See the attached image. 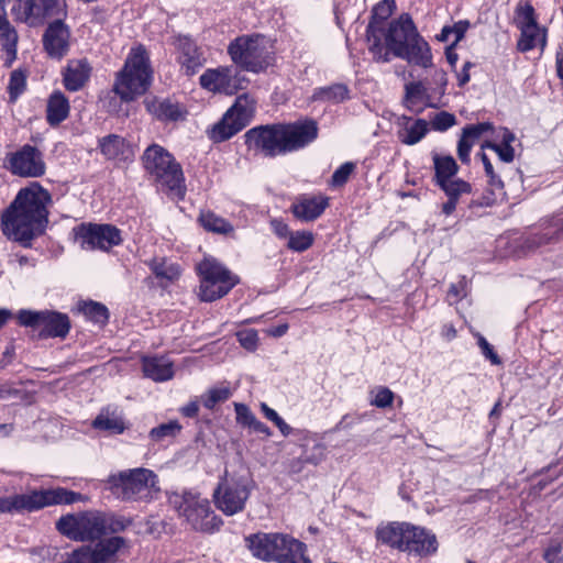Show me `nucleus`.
Returning <instances> with one entry per match:
<instances>
[{"label": "nucleus", "mask_w": 563, "mask_h": 563, "mask_svg": "<svg viewBox=\"0 0 563 563\" xmlns=\"http://www.w3.org/2000/svg\"><path fill=\"white\" fill-rule=\"evenodd\" d=\"M51 201L48 191L38 185L21 189L1 217L3 234L30 246L31 241L42 235L47 227Z\"/></svg>", "instance_id": "obj_1"}, {"label": "nucleus", "mask_w": 563, "mask_h": 563, "mask_svg": "<svg viewBox=\"0 0 563 563\" xmlns=\"http://www.w3.org/2000/svg\"><path fill=\"white\" fill-rule=\"evenodd\" d=\"M244 136L250 150L275 157L312 143L318 136V125L313 120L260 125L249 130Z\"/></svg>", "instance_id": "obj_2"}, {"label": "nucleus", "mask_w": 563, "mask_h": 563, "mask_svg": "<svg viewBox=\"0 0 563 563\" xmlns=\"http://www.w3.org/2000/svg\"><path fill=\"white\" fill-rule=\"evenodd\" d=\"M140 159L145 175L158 190L173 194L180 199L185 197L183 167L164 146L156 143L148 145Z\"/></svg>", "instance_id": "obj_3"}, {"label": "nucleus", "mask_w": 563, "mask_h": 563, "mask_svg": "<svg viewBox=\"0 0 563 563\" xmlns=\"http://www.w3.org/2000/svg\"><path fill=\"white\" fill-rule=\"evenodd\" d=\"M153 81L150 55L143 45L132 47L123 68L117 74L113 91L123 101H133L144 95Z\"/></svg>", "instance_id": "obj_4"}, {"label": "nucleus", "mask_w": 563, "mask_h": 563, "mask_svg": "<svg viewBox=\"0 0 563 563\" xmlns=\"http://www.w3.org/2000/svg\"><path fill=\"white\" fill-rule=\"evenodd\" d=\"M252 554L263 561L277 563H311L306 545L285 533L258 532L245 538Z\"/></svg>", "instance_id": "obj_5"}, {"label": "nucleus", "mask_w": 563, "mask_h": 563, "mask_svg": "<svg viewBox=\"0 0 563 563\" xmlns=\"http://www.w3.org/2000/svg\"><path fill=\"white\" fill-rule=\"evenodd\" d=\"M56 529L75 541L98 540L108 532L124 529L122 521L101 511H84L66 515L58 519Z\"/></svg>", "instance_id": "obj_6"}, {"label": "nucleus", "mask_w": 563, "mask_h": 563, "mask_svg": "<svg viewBox=\"0 0 563 563\" xmlns=\"http://www.w3.org/2000/svg\"><path fill=\"white\" fill-rule=\"evenodd\" d=\"M157 475L148 468L136 467L111 474L109 490L124 501H150L159 492Z\"/></svg>", "instance_id": "obj_7"}, {"label": "nucleus", "mask_w": 563, "mask_h": 563, "mask_svg": "<svg viewBox=\"0 0 563 563\" xmlns=\"http://www.w3.org/2000/svg\"><path fill=\"white\" fill-rule=\"evenodd\" d=\"M417 27L408 13L390 21L384 33H377L367 40L373 58L379 63H388L393 57L401 55V51L418 35Z\"/></svg>", "instance_id": "obj_8"}, {"label": "nucleus", "mask_w": 563, "mask_h": 563, "mask_svg": "<svg viewBox=\"0 0 563 563\" xmlns=\"http://www.w3.org/2000/svg\"><path fill=\"white\" fill-rule=\"evenodd\" d=\"M88 497L64 487L32 490L26 494H16L0 497V514L4 512H34L55 505H71L86 503Z\"/></svg>", "instance_id": "obj_9"}, {"label": "nucleus", "mask_w": 563, "mask_h": 563, "mask_svg": "<svg viewBox=\"0 0 563 563\" xmlns=\"http://www.w3.org/2000/svg\"><path fill=\"white\" fill-rule=\"evenodd\" d=\"M169 505L184 518L192 529L202 532L218 530L222 520L213 512L207 498L192 492L173 493L168 496Z\"/></svg>", "instance_id": "obj_10"}, {"label": "nucleus", "mask_w": 563, "mask_h": 563, "mask_svg": "<svg viewBox=\"0 0 563 563\" xmlns=\"http://www.w3.org/2000/svg\"><path fill=\"white\" fill-rule=\"evenodd\" d=\"M228 53L235 65L252 73L265 71L274 60L269 41L260 34L235 38Z\"/></svg>", "instance_id": "obj_11"}, {"label": "nucleus", "mask_w": 563, "mask_h": 563, "mask_svg": "<svg viewBox=\"0 0 563 563\" xmlns=\"http://www.w3.org/2000/svg\"><path fill=\"white\" fill-rule=\"evenodd\" d=\"M197 273L200 278L198 296L206 302L224 297L240 282L235 274L213 257H205L197 265Z\"/></svg>", "instance_id": "obj_12"}, {"label": "nucleus", "mask_w": 563, "mask_h": 563, "mask_svg": "<svg viewBox=\"0 0 563 563\" xmlns=\"http://www.w3.org/2000/svg\"><path fill=\"white\" fill-rule=\"evenodd\" d=\"M254 488V482L247 476L222 477L213 492L216 507L227 516L244 510L245 504Z\"/></svg>", "instance_id": "obj_13"}, {"label": "nucleus", "mask_w": 563, "mask_h": 563, "mask_svg": "<svg viewBox=\"0 0 563 563\" xmlns=\"http://www.w3.org/2000/svg\"><path fill=\"white\" fill-rule=\"evenodd\" d=\"M254 113L255 101L247 95L239 96L222 120L213 125L210 137L214 142L229 140L251 122Z\"/></svg>", "instance_id": "obj_14"}, {"label": "nucleus", "mask_w": 563, "mask_h": 563, "mask_svg": "<svg viewBox=\"0 0 563 563\" xmlns=\"http://www.w3.org/2000/svg\"><path fill=\"white\" fill-rule=\"evenodd\" d=\"M18 319L22 325L37 330L40 339H64L70 329L68 316L56 311L20 310Z\"/></svg>", "instance_id": "obj_15"}, {"label": "nucleus", "mask_w": 563, "mask_h": 563, "mask_svg": "<svg viewBox=\"0 0 563 563\" xmlns=\"http://www.w3.org/2000/svg\"><path fill=\"white\" fill-rule=\"evenodd\" d=\"M515 22L520 30V38L517 48L529 52L533 48H544L547 44V31L537 22L534 8L528 1H521L516 8Z\"/></svg>", "instance_id": "obj_16"}, {"label": "nucleus", "mask_w": 563, "mask_h": 563, "mask_svg": "<svg viewBox=\"0 0 563 563\" xmlns=\"http://www.w3.org/2000/svg\"><path fill=\"white\" fill-rule=\"evenodd\" d=\"M75 240L86 251H109L122 243L121 231L112 224L82 223L74 229Z\"/></svg>", "instance_id": "obj_17"}, {"label": "nucleus", "mask_w": 563, "mask_h": 563, "mask_svg": "<svg viewBox=\"0 0 563 563\" xmlns=\"http://www.w3.org/2000/svg\"><path fill=\"white\" fill-rule=\"evenodd\" d=\"M12 12L16 20L30 25L47 18L60 20L67 14L65 0H14Z\"/></svg>", "instance_id": "obj_18"}, {"label": "nucleus", "mask_w": 563, "mask_h": 563, "mask_svg": "<svg viewBox=\"0 0 563 563\" xmlns=\"http://www.w3.org/2000/svg\"><path fill=\"white\" fill-rule=\"evenodd\" d=\"M245 78L229 66L207 69L199 78L201 87L211 92L234 95L245 88Z\"/></svg>", "instance_id": "obj_19"}, {"label": "nucleus", "mask_w": 563, "mask_h": 563, "mask_svg": "<svg viewBox=\"0 0 563 563\" xmlns=\"http://www.w3.org/2000/svg\"><path fill=\"white\" fill-rule=\"evenodd\" d=\"M13 174L23 177H38L45 173V164L41 152L31 145H24L13 153L9 159Z\"/></svg>", "instance_id": "obj_20"}, {"label": "nucleus", "mask_w": 563, "mask_h": 563, "mask_svg": "<svg viewBox=\"0 0 563 563\" xmlns=\"http://www.w3.org/2000/svg\"><path fill=\"white\" fill-rule=\"evenodd\" d=\"M98 147L104 158L117 166L128 165L135 157L133 144L118 134H109L99 139Z\"/></svg>", "instance_id": "obj_21"}, {"label": "nucleus", "mask_w": 563, "mask_h": 563, "mask_svg": "<svg viewBox=\"0 0 563 563\" xmlns=\"http://www.w3.org/2000/svg\"><path fill=\"white\" fill-rule=\"evenodd\" d=\"M69 30L63 19L52 22L43 36V44L51 57L60 58L68 51Z\"/></svg>", "instance_id": "obj_22"}, {"label": "nucleus", "mask_w": 563, "mask_h": 563, "mask_svg": "<svg viewBox=\"0 0 563 563\" xmlns=\"http://www.w3.org/2000/svg\"><path fill=\"white\" fill-rule=\"evenodd\" d=\"M408 526L409 522L397 521L379 525L375 531L376 539L387 547L405 552L408 550Z\"/></svg>", "instance_id": "obj_23"}, {"label": "nucleus", "mask_w": 563, "mask_h": 563, "mask_svg": "<svg viewBox=\"0 0 563 563\" xmlns=\"http://www.w3.org/2000/svg\"><path fill=\"white\" fill-rule=\"evenodd\" d=\"M144 104L146 110L159 121H178L184 120L187 115V110L183 104L168 98H146Z\"/></svg>", "instance_id": "obj_24"}, {"label": "nucleus", "mask_w": 563, "mask_h": 563, "mask_svg": "<svg viewBox=\"0 0 563 563\" xmlns=\"http://www.w3.org/2000/svg\"><path fill=\"white\" fill-rule=\"evenodd\" d=\"M396 57L405 59L408 64L422 68H430L433 65V57L429 43L420 35L412 41Z\"/></svg>", "instance_id": "obj_25"}, {"label": "nucleus", "mask_w": 563, "mask_h": 563, "mask_svg": "<svg viewBox=\"0 0 563 563\" xmlns=\"http://www.w3.org/2000/svg\"><path fill=\"white\" fill-rule=\"evenodd\" d=\"M439 188L444 192L446 200L441 205V213L450 217L456 210L457 206L464 201V198L472 194V185L464 179H456L444 183Z\"/></svg>", "instance_id": "obj_26"}, {"label": "nucleus", "mask_w": 563, "mask_h": 563, "mask_svg": "<svg viewBox=\"0 0 563 563\" xmlns=\"http://www.w3.org/2000/svg\"><path fill=\"white\" fill-rule=\"evenodd\" d=\"M176 47L180 52L179 62L188 76L196 74L205 64V58L195 44L188 36H177L175 42Z\"/></svg>", "instance_id": "obj_27"}, {"label": "nucleus", "mask_w": 563, "mask_h": 563, "mask_svg": "<svg viewBox=\"0 0 563 563\" xmlns=\"http://www.w3.org/2000/svg\"><path fill=\"white\" fill-rule=\"evenodd\" d=\"M407 533L408 552L420 555L431 554L437 551L438 542L433 533L426 528L409 523Z\"/></svg>", "instance_id": "obj_28"}, {"label": "nucleus", "mask_w": 563, "mask_h": 563, "mask_svg": "<svg viewBox=\"0 0 563 563\" xmlns=\"http://www.w3.org/2000/svg\"><path fill=\"white\" fill-rule=\"evenodd\" d=\"M327 207V197H301L292 203L291 211L298 220L310 222L319 218Z\"/></svg>", "instance_id": "obj_29"}, {"label": "nucleus", "mask_w": 563, "mask_h": 563, "mask_svg": "<svg viewBox=\"0 0 563 563\" xmlns=\"http://www.w3.org/2000/svg\"><path fill=\"white\" fill-rule=\"evenodd\" d=\"M398 124L400 126L397 132L398 140L406 145L419 143L429 132V123L424 119L413 120L402 115L399 118Z\"/></svg>", "instance_id": "obj_30"}, {"label": "nucleus", "mask_w": 563, "mask_h": 563, "mask_svg": "<svg viewBox=\"0 0 563 563\" xmlns=\"http://www.w3.org/2000/svg\"><path fill=\"white\" fill-rule=\"evenodd\" d=\"M142 368L144 376L154 382H166L174 376L173 362L165 356H144Z\"/></svg>", "instance_id": "obj_31"}, {"label": "nucleus", "mask_w": 563, "mask_h": 563, "mask_svg": "<svg viewBox=\"0 0 563 563\" xmlns=\"http://www.w3.org/2000/svg\"><path fill=\"white\" fill-rule=\"evenodd\" d=\"M91 67L86 59L70 60L64 73V84L67 90L78 91L88 81Z\"/></svg>", "instance_id": "obj_32"}, {"label": "nucleus", "mask_w": 563, "mask_h": 563, "mask_svg": "<svg viewBox=\"0 0 563 563\" xmlns=\"http://www.w3.org/2000/svg\"><path fill=\"white\" fill-rule=\"evenodd\" d=\"M421 102H424L427 107H437V104L432 102L431 96L427 93V88L421 81L407 84L405 86V107L411 112L420 113L422 108H419L418 104Z\"/></svg>", "instance_id": "obj_33"}, {"label": "nucleus", "mask_w": 563, "mask_h": 563, "mask_svg": "<svg viewBox=\"0 0 563 563\" xmlns=\"http://www.w3.org/2000/svg\"><path fill=\"white\" fill-rule=\"evenodd\" d=\"M432 159L434 165V181L438 187L442 186L444 183L459 179L456 177L459 166L451 155L434 153Z\"/></svg>", "instance_id": "obj_34"}, {"label": "nucleus", "mask_w": 563, "mask_h": 563, "mask_svg": "<svg viewBox=\"0 0 563 563\" xmlns=\"http://www.w3.org/2000/svg\"><path fill=\"white\" fill-rule=\"evenodd\" d=\"M396 8L394 0H383L376 4L372 11V18L366 29L367 40L377 35V33H384L385 21L393 14Z\"/></svg>", "instance_id": "obj_35"}, {"label": "nucleus", "mask_w": 563, "mask_h": 563, "mask_svg": "<svg viewBox=\"0 0 563 563\" xmlns=\"http://www.w3.org/2000/svg\"><path fill=\"white\" fill-rule=\"evenodd\" d=\"M92 427L111 434H121L125 430L122 416L117 410H110V408L100 411L93 420Z\"/></svg>", "instance_id": "obj_36"}, {"label": "nucleus", "mask_w": 563, "mask_h": 563, "mask_svg": "<svg viewBox=\"0 0 563 563\" xmlns=\"http://www.w3.org/2000/svg\"><path fill=\"white\" fill-rule=\"evenodd\" d=\"M69 113V103L66 97L56 91L52 93L47 101L46 120L51 125H58Z\"/></svg>", "instance_id": "obj_37"}, {"label": "nucleus", "mask_w": 563, "mask_h": 563, "mask_svg": "<svg viewBox=\"0 0 563 563\" xmlns=\"http://www.w3.org/2000/svg\"><path fill=\"white\" fill-rule=\"evenodd\" d=\"M302 441L313 442L311 450L307 448L306 443L301 444L306 462L314 466L321 464L327 459V445L321 441L317 433H312L310 431H302Z\"/></svg>", "instance_id": "obj_38"}, {"label": "nucleus", "mask_w": 563, "mask_h": 563, "mask_svg": "<svg viewBox=\"0 0 563 563\" xmlns=\"http://www.w3.org/2000/svg\"><path fill=\"white\" fill-rule=\"evenodd\" d=\"M498 137L500 143L486 142L483 147L493 150L500 161L505 163H511L515 158V150L511 143L515 141V135L511 131L506 128L500 129Z\"/></svg>", "instance_id": "obj_39"}, {"label": "nucleus", "mask_w": 563, "mask_h": 563, "mask_svg": "<svg viewBox=\"0 0 563 563\" xmlns=\"http://www.w3.org/2000/svg\"><path fill=\"white\" fill-rule=\"evenodd\" d=\"M562 231V219L555 220L549 227L544 228L541 232L529 235L525 240V246L528 250H533L545 245L556 240Z\"/></svg>", "instance_id": "obj_40"}, {"label": "nucleus", "mask_w": 563, "mask_h": 563, "mask_svg": "<svg viewBox=\"0 0 563 563\" xmlns=\"http://www.w3.org/2000/svg\"><path fill=\"white\" fill-rule=\"evenodd\" d=\"M18 34L14 27L5 18V11L0 12V44L7 52L10 59H14L16 55Z\"/></svg>", "instance_id": "obj_41"}, {"label": "nucleus", "mask_w": 563, "mask_h": 563, "mask_svg": "<svg viewBox=\"0 0 563 563\" xmlns=\"http://www.w3.org/2000/svg\"><path fill=\"white\" fill-rule=\"evenodd\" d=\"M150 268L162 284L172 283L180 276V268L177 264L167 262L165 258H154Z\"/></svg>", "instance_id": "obj_42"}, {"label": "nucleus", "mask_w": 563, "mask_h": 563, "mask_svg": "<svg viewBox=\"0 0 563 563\" xmlns=\"http://www.w3.org/2000/svg\"><path fill=\"white\" fill-rule=\"evenodd\" d=\"M199 222L205 230L217 234H231L234 231L233 225L224 218L216 214L212 211L201 212Z\"/></svg>", "instance_id": "obj_43"}, {"label": "nucleus", "mask_w": 563, "mask_h": 563, "mask_svg": "<svg viewBox=\"0 0 563 563\" xmlns=\"http://www.w3.org/2000/svg\"><path fill=\"white\" fill-rule=\"evenodd\" d=\"M232 396L229 384H220L207 389L200 396V402L206 409L212 410L218 404L227 401Z\"/></svg>", "instance_id": "obj_44"}, {"label": "nucleus", "mask_w": 563, "mask_h": 563, "mask_svg": "<svg viewBox=\"0 0 563 563\" xmlns=\"http://www.w3.org/2000/svg\"><path fill=\"white\" fill-rule=\"evenodd\" d=\"M312 98L313 100L339 103L350 98V91L345 85L335 84L317 89Z\"/></svg>", "instance_id": "obj_45"}, {"label": "nucleus", "mask_w": 563, "mask_h": 563, "mask_svg": "<svg viewBox=\"0 0 563 563\" xmlns=\"http://www.w3.org/2000/svg\"><path fill=\"white\" fill-rule=\"evenodd\" d=\"M79 311L82 312L88 320L98 324H104L109 319L108 308L97 301L82 302L79 306Z\"/></svg>", "instance_id": "obj_46"}, {"label": "nucleus", "mask_w": 563, "mask_h": 563, "mask_svg": "<svg viewBox=\"0 0 563 563\" xmlns=\"http://www.w3.org/2000/svg\"><path fill=\"white\" fill-rule=\"evenodd\" d=\"M314 236L310 231H296L292 232L287 241V247L294 252H305L313 244Z\"/></svg>", "instance_id": "obj_47"}, {"label": "nucleus", "mask_w": 563, "mask_h": 563, "mask_svg": "<svg viewBox=\"0 0 563 563\" xmlns=\"http://www.w3.org/2000/svg\"><path fill=\"white\" fill-rule=\"evenodd\" d=\"M180 430H181V426L179 424L178 421L174 420V421H169L167 423H162L156 428H153L150 431V438L153 441L158 442L166 438L176 437V434H178L180 432Z\"/></svg>", "instance_id": "obj_48"}, {"label": "nucleus", "mask_w": 563, "mask_h": 563, "mask_svg": "<svg viewBox=\"0 0 563 563\" xmlns=\"http://www.w3.org/2000/svg\"><path fill=\"white\" fill-rule=\"evenodd\" d=\"M26 75L22 70H13L10 76L8 90L14 101L25 89Z\"/></svg>", "instance_id": "obj_49"}, {"label": "nucleus", "mask_w": 563, "mask_h": 563, "mask_svg": "<svg viewBox=\"0 0 563 563\" xmlns=\"http://www.w3.org/2000/svg\"><path fill=\"white\" fill-rule=\"evenodd\" d=\"M456 118L454 114L441 111L434 114L431 119L430 124L434 131L444 132L455 125Z\"/></svg>", "instance_id": "obj_50"}, {"label": "nucleus", "mask_w": 563, "mask_h": 563, "mask_svg": "<svg viewBox=\"0 0 563 563\" xmlns=\"http://www.w3.org/2000/svg\"><path fill=\"white\" fill-rule=\"evenodd\" d=\"M493 124L489 122H482L477 124L466 125L463 129L462 136L474 143L478 140L484 133L492 131Z\"/></svg>", "instance_id": "obj_51"}, {"label": "nucleus", "mask_w": 563, "mask_h": 563, "mask_svg": "<svg viewBox=\"0 0 563 563\" xmlns=\"http://www.w3.org/2000/svg\"><path fill=\"white\" fill-rule=\"evenodd\" d=\"M373 394L374 397L371 400V405L377 408H387L393 405L395 395L389 388L378 387Z\"/></svg>", "instance_id": "obj_52"}, {"label": "nucleus", "mask_w": 563, "mask_h": 563, "mask_svg": "<svg viewBox=\"0 0 563 563\" xmlns=\"http://www.w3.org/2000/svg\"><path fill=\"white\" fill-rule=\"evenodd\" d=\"M355 169V164L346 162L342 164L332 175L331 185L334 187L343 186L350 178L351 174Z\"/></svg>", "instance_id": "obj_53"}, {"label": "nucleus", "mask_w": 563, "mask_h": 563, "mask_svg": "<svg viewBox=\"0 0 563 563\" xmlns=\"http://www.w3.org/2000/svg\"><path fill=\"white\" fill-rule=\"evenodd\" d=\"M238 341L247 351H254L257 347L258 335L254 329L241 330L236 333Z\"/></svg>", "instance_id": "obj_54"}, {"label": "nucleus", "mask_w": 563, "mask_h": 563, "mask_svg": "<svg viewBox=\"0 0 563 563\" xmlns=\"http://www.w3.org/2000/svg\"><path fill=\"white\" fill-rule=\"evenodd\" d=\"M467 295V280L462 277L457 283L450 286L448 291V301L450 303H457L462 298Z\"/></svg>", "instance_id": "obj_55"}, {"label": "nucleus", "mask_w": 563, "mask_h": 563, "mask_svg": "<svg viewBox=\"0 0 563 563\" xmlns=\"http://www.w3.org/2000/svg\"><path fill=\"white\" fill-rule=\"evenodd\" d=\"M234 410L236 415V422L243 427H250L256 419L255 415L244 404L235 402Z\"/></svg>", "instance_id": "obj_56"}, {"label": "nucleus", "mask_w": 563, "mask_h": 563, "mask_svg": "<svg viewBox=\"0 0 563 563\" xmlns=\"http://www.w3.org/2000/svg\"><path fill=\"white\" fill-rule=\"evenodd\" d=\"M477 344L482 351V354L490 361L493 365H500L501 360L498 354L495 352L494 347L488 343V341L481 334L477 335Z\"/></svg>", "instance_id": "obj_57"}, {"label": "nucleus", "mask_w": 563, "mask_h": 563, "mask_svg": "<svg viewBox=\"0 0 563 563\" xmlns=\"http://www.w3.org/2000/svg\"><path fill=\"white\" fill-rule=\"evenodd\" d=\"M561 552H562V544L554 543V544H551L544 551L543 558L548 563H563V555H561Z\"/></svg>", "instance_id": "obj_58"}, {"label": "nucleus", "mask_w": 563, "mask_h": 563, "mask_svg": "<svg viewBox=\"0 0 563 563\" xmlns=\"http://www.w3.org/2000/svg\"><path fill=\"white\" fill-rule=\"evenodd\" d=\"M271 227H272L273 232L279 239H286L288 241L289 236L292 233L289 225L279 219H273L271 221Z\"/></svg>", "instance_id": "obj_59"}, {"label": "nucleus", "mask_w": 563, "mask_h": 563, "mask_svg": "<svg viewBox=\"0 0 563 563\" xmlns=\"http://www.w3.org/2000/svg\"><path fill=\"white\" fill-rule=\"evenodd\" d=\"M474 143L461 135L457 143V156L462 163L470 162V153Z\"/></svg>", "instance_id": "obj_60"}, {"label": "nucleus", "mask_w": 563, "mask_h": 563, "mask_svg": "<svg viewBox=\"0 0 563 563\" xmlns=\"http://www.w3.org/2000/svg\"><path fill=\"white\" fill-rule=\"evenodd\" d=\"M199 401H200V397L190 400L187 405L183 406L179 409L180 413L187 418L197 417V415L199 412Z\"/></svg>", "instance_id": "obj_61"}, {"label": "nucleus", "mask_w": 563, "mask_h": 563, "mask_svg": "<svg viewBox=\"0 0 563 563\" xmlns=\"http://www.w3.org/2000/svg\"><path fill=\"white\" fill-rule=\"evenodd\" d=\"M450 27L451 33L454 34V42H460L464 37L466 31L468 30L470 22L466 20H461Z\"/></svg>", "instance_id": "obj_62"}, {"label": "nucleus", "mask_w": 563, "mask_h": 563, "mask_svg": "<svg viewBox=\"0 0 563 563\" xmlns=\"http://www.w3.org/2000/svg\"><path fill=\"white\" fill-rule=\"evenodd\" d=\"M488 177V186L493 194H498L499 196H504V183L500 179L498 175L495 174H488L486 175Z\"/></svg>", "instance_id": "obj_63"}, {"label": "nucleus", "mask_w": 563, "mask_h": 563, "mask_svg": "<svg viewBox=\"0 0 563 563\" xmlns=\"http://www.w3.org/2000/svg\"><path fill=\"white\" fill-rule=\"evenodd\" d=\"M434 84L439 87V96H443L445 92V86L448 84L446 74L442 69L434 70L432 75Z\"/></svg>", "instance_id": "obj_64"}]
</instances>
